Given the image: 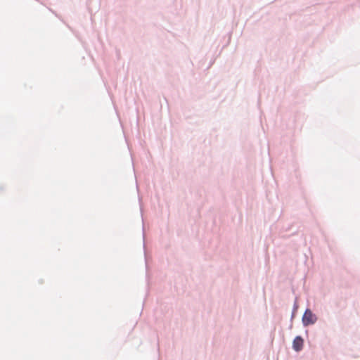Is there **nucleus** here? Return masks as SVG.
<instances>
[{
	"label": "nucleus",
	"mask_w": 360,
	"mask_h": 360,
	"mask_svg": "<svg viewBox=\"0 0 360 360\" xmlns=\"http://www.w3.org/2000/svg\"><path fill=\"white\" fill-rule=\"evenodd\" d=\"M316 317L309 309H307L303 315L302 321L304 326L312 324L315 322Z\"/></svg>",
	"instance_id": "obj_1"
},
{
	"label": "nucleus",
	"mask_w": 360,
	"mask_h": 360,
	"mask_svg": "<svg viewBox=\"0 0 360 360\" xmlns=\"http://www.w3.org/2000/svg\"><path fill=\"white\" fill-rule=\"evenodd\" d=\"M303 343V339L300 336H297L293 340L292 347L295 351L299 352L302 349Z\"/></svg>",
	"instance_id": "obj_2"
}]
</instances>
